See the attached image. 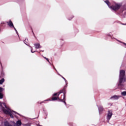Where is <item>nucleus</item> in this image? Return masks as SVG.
<instances>
[{"mask_svg":"<svg viewBox=\"0 0 126 126\" xmlns=\"http://www.w3.org/2000/svg\"><path fill=\"white\" fill-rule=\"evenodd\" d=\"M3 106H4V107L6 108V109H7V107H6V105H5V103H3Z\"/></svg>","mask_w":126,"mask_h":126,"instance_id":"14","label":"nucleus"},{"mask_svg":"<svg viewBox=\"0 0 126 126\" xmlns=\"http://www.w3.org/2000/svg\"><path fill=\"white\" fill-rule=\"evenodd\" d=\"M8 26L10 27H13V24L12 23V22H11L10 20L8 22H7Z\"/></svg>","mask_w":126,"mask_h":126,"instance_id":"5","label":"nucleus"},{"mask_svg":"<svg viewBox=\"0 0 126 126\" xmlns=\"http://www.w3.org/2000/svg\"><path fill=\"white\" fill-rule=\"evenodd\" d=\"M4 82V79H2L0 80V84H2Z\"/></svg>","mask_w":126,"mask_h":126,"instance_id":"9","label":"nucleus"},{"mask_svg":"<svg viewBox=\"0 0 126 126\" xmlns=\"http://www.w3.org/2000/svg\"><path fill=\"white\" fill-rule=\"evenodd\" d=\"M31 52H32V53H33V49H32V50H31Z\"/></svg>","mask_w":126,"mask_h":126,"instance_id":"18","label":"nucleus"},{"mask_svg":"<svg viewBox=\"0 0 126 126\" xmlns=\"http://www.w3.org/2000/svg\"><path fill=\"white\" fill-rule=\"evenodd\" d=\"M45 59L47 61V62H49V60L47 58H45Z\"/></svg>","mask_w":126,"mask_h":126,"instance_id":"17","label":"nucleus"},{"mask_svg":"<svg viewBox=\"0 0 126 126\" xmlns=\"http://www.w3.org/2000/svg\"><path fill=\"white\" fill-rule=\"evenodd\" d=\"M113 98H114V99H119V98H120V96L115 95L113 97Z\"/></svg>","mask_w":126,"mask_h":126,"instance_id":"10","label":"nucleus"},{"mask_svg":"<svg viewBox=\"0 0 126 126\" xmlns=\"http://www.w3.org/2000/svg\"><path fill=\"white\" fill-rule=\"evenodd\" d=\"M105 2L107 4V5L111 8V9H113V10H118L120 7H121V5L120 4H116L115 6H112L110 7V2H109L108 0L105 1Z\"/></svg>","mask_w":126,"mask_h":126,"instance_id":"3","label":"nucleus"},{"mask_svg":"<svg viewBox=\"0 0 126 126\" xmlns=\"http://www.w3.org/2000/svg\"><path fill=\"white\" fill-rule=\"evenodd\" d=\"M126 81V71L124 70H120L119 82L120 83H123Z\"/></svg>","mask_w":126,"mask_h":126,"instance_id":"2","label":"nucleus"},{"mask_svg":"<svg viewBox=\"0 0 126 126\" xmlns=\"http://www.w3.org/2000/svg\"><path fill=\"white\" fill-rule=\"evenodd\" d=\"M3 97V95L0 93V99H2Z\"/></svg>","mask_w":126,"mask_h":126,"instance_id":"13","label":"nucleus"},{"mask_svg":"<svg viewBox=\"0 0 126 126\" xmlns=\"http://www.w3.org/2000/svg\"><path fill=\"white\" fill-rule=\"evenodd\" d=\"M122 95L123 96H126V92H123L121 93Z\"/></svg>","mask_w":126,"mask_h":126,"instance_id":"11","label":"nucleus"},{"mask_svg":"<svg viewBox=\"0 0 126 126\" xmlns=\"http://www.w3.org/2000/svg\"><path fill=\"white\" fill-rule=\"evenodd\" d=\"M45 59L47 61V62H49V60L47 58H45Z\"/></svg>","mask_w":126,"mask_h":126,"instance_id":"16","label":"nucleus"},{"mask_svg":"<svg viewBox=\"0 0 126 126\" xmlns=\"http://www.w3.org/2000/svg\"><path fill=\"white\" fill-rule=\"evenodd\" d=\"M0 108H1V110L4 112L5 114H6L7 115H9L11 118H13V116L12 115H16L17 114L16 112L10 110V109H8L7 110H4L3 107H2V106L1 105V103L0 102Z\"/></svg>","mask_w":126,"mask_h":126,"instance_id":"1","label":"nucleus"},{"mask_svg":"<svg viewBox=\"0 0 126 126\" xmlns=\"http://www.w3.org/2000/svg\"><path fill=\"white\" fill-rule=\"evenodd\" d=\"M112 116H113V112L111 110H109L107 114L108 120H110L112 118Z\"/></svg>","mask_w":126,"mask_h":126,"instance_id":"4","label":"nucleus"},{"mask_svg":"<svg viewBox=\"0 0 126 126\" xmlns=\"http://www.w3.org/2000/svg\"><path fill=\"white\" fill-rule=\"evenodd\" d=\"M13 27H14V26H13Z\"/></svg>","mask_w":126,"mask_h":126,"instance_id":"21","label":"nucleus"},{"mask_svg":"<svg viewBox=\"0 0 126 126\" xmlns=\"http://www.w3.org/2000/svg\"><path fill=\"white\" fill-rule=\"evenodd\" d=\"M57 94H57V93H56V94H54V96H56V95H57Z\"/></svg>","mask_w":126,"mask_h":126,"instance_id":"19","label":"nucleus"},{"mask_svg":"<svg viewBox=\"0 0 126 126\" xmlns=\"http://www.w3.org/2000/svg\"><path fill=\"white\" fill-rule=\"evenodd\" d=\"M1 126H11L8 125V123L7 122H6L4 123H2L1 125Z\"/></svg>","mask_w":126,"mask_h":126,"instance_id":"6","label":"nucleus"},{"mask_svg":"<svg viewBox=\"0 0 126 126\" xmlns=\"http://www.w3.org/2000/svg\"><path fill=\"white\" fill-rule=\"evenodd\" d=\"M17 126H21V121H18L17 122Z\"/></svg>","mask_w":126,"mask_h":126,"instance_id":"8","label":"nucleus"},{"mask_svg":"<svg viewBox=\"0 0 126 126\" xmlns=\"http://www.w3.org/2000/svg\"><path fill=\"white\" fill-rule=\"evenodd\" d=\"M34 46L36 48V49H39L41 48V46L40 45V43H36L34 44Z\"/></svg>","mask_w":126,"mask_h":126,"instance_id":"7","label":"nucleus"},{"mask_svg":"<svg viewBox=\"0 0 126 126\" xmlns=\"http://www.w3.org/2000/svg\"><path fill=\"white\" fill-rule=\"evenodd\" d=\"M14 29H15V30H16V29H15V28H14Z\"/></svg>","mask_w":126,"mask_h":126,"instance_id":"20","label":"nucleus"},{"mask_svg":"<svg viewBox=\"0 0 126 126\" xmlns=\"http://www.w3.org/2000/svg\"><path fill=\"white\" fill-rule=\"evenodd\" d=\"M3 89L2 88H0V92H1V91H3Z\"/></svg>","mask_w":126,"mask_h":126,"instance_id":"15","label":"nucleus"},{"mask_svg":"<svg viewBox=\"0 0 126 126\" xmlns=\"http://www.w3.org/2000/svg\"><path fill=\"white\" fill-rule=\"evenodd\" d=\"M52 100H53V101H56V100H58V98H57V97H53L52 98Z\"/></svg>","mask_w":126,"mask_h":126,"instance_id":"12","label":"nucleus"}]
</instances>
